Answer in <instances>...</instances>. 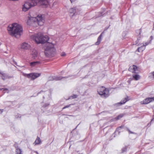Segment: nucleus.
<instances>
[{
    "mask_svg": "<svg viewBox=\"0 0 154 154\" xmlns=\"http://www.w3.org/2000/svg\"><path fill=\"white\" fill-rule=\"evenodd\" d=\"M153 26H153V29H154V23L153 24Z\"/></svg>",
    "mask_w": 154,
    "mask_h": 154,
    "instance_id": "37",
    "label": "nucleus"
},
{
    "mask_svg": "<svg viewBox=\"0 0 154 154\" xmlns=\"http://www.w3.org/2000/svg\"><path fill=\"white\" fill-rule=\"evenodd\" d=\"M31 38L37 44L45 43L49 40V38L48 36H44L40 33L32 35Z\"/></svg>",
    "mask_w": 154,
    "mask_h": 154,
    "instance_id": "3",
    "label": "nucleus"
},
{
    "mask_svg": "<svg viewBox=\"0 0 154 154\" xmlns=\"http://www.w3.org/2000/svg\"><path fill=\"white\" fill-rule=\"evenodd\" d=\"M77 97V96L76 95H74L72 96H71L70 98L71 99H74L76 98Z\"/></svg>",
    "mask_w": 154,
    "mask_h": 154,
    "instance_id": "24",
    "label": "nucleus"
},
{
    "mask_svg": "<svg viewBox=\"0 0 154 154\" xmlns=\"http://www.w3.org/2000/svg\"><path fill=\"white\" fill-rule=\"evenodd\" d=\"M76 0H70V2L71 3H72L73 2H74L76 1Z\"/></svg>",
    "mask_w": 154,
    "mask_h": 154,
    "instance_id": "32",
    "label": "nucleus"
},
{
    "mask_svg": "<svg viewBox=\"0 0 154 154\" xmlns=\"http://www.w3.org/2000/svg\"><path fill=\"white\" fill-rule=\"evenodd\" d=\"M30 48V45L26 42H23L21 45V48L24 49H28Z\"/></svg>",
    "mask_w": 154,
    "mask_h": 154,
    "instance_id": "11",
    "label": "nucleus"
},
{
    "mask_svg": "<svg viewBox=\"0 0 154 154\" xmlns=\"http://www.w3.org/2000/svg\"><path fill=\"white\" fill-rule=\"evenodd\" d=\"M41 143V139L39 137H37V138L34 143V144H35V145H38L40 144Z\"/></svg>",
    "mask_w": 154,
    "mask_h": 154,
    "instance_id": "20",
    "label": "nucleus"
},
{
    "mask_svg": "<svg viewBox=\"0 0 154 154\" xmlns=\"http://www.w3.org/2000/svg\"><path fill=\"white\" fill-rule=\"evenodd\" d=\"M98 92L99 94L104 97H108L109 95V89L103 86L99 88Z\"/></svg>",
    "mask_w": 154,
    "mask_h": 154,
    "instance_id": "6",
    "label": "nucleus"
},
{
    "mask_svg": "<svg viewBox=\"0 0 154 154\" xmlns=\"http://www.w3.org/2000/svg\"><path fill=\"white\" fill-rule=\"evenodd\" d=\"M127 130L130 133V134H134V133L132 132L128 128H127Z\"/></svg>",
    "mask_w": 154,
    "mask_h": 154,
    "instance_id": "29",
    "label": "nucleus"
},
{
    "mask_svg": "<svg viewBox=\"0 0 154 154\" xmlns=\"http://www.w3.org/2000/svg\"><path fill=\"white\" fill-rule=\"evenodd\" d=\"M15 64H16H16H17V63H16V62H15Z\"/></svg>",
    "mask_w": 154,
    "mask_h": 154,
    "instance_id": "38",
    "label": "nucleus"
},
{
    "mask_svg": "<svg viewBox=\"0 0 154 154\" xmlns=\"http://www.w3.org/2000/svg\"><path fill=\"white\" fill-rule=\"evenodd\" d=\"M38 54V52L36 50H34L32 51V54L34 58L37 57Z\"/></svg>",
    "mask_w": 154,
    "mask_h": 154,
    "instance_id": "19",
    "label": "nucleus"
},
{
    "mask_svg": "<svg viewBox=\"0 0 154 154\" xmlns=\"http://www.w3.org/2000/svg\"><path fill=\"white\" fill-rule=\"evenodd\" d=\"M152 75L153 76V78H154V72L152 73Z\"/></svg>",
    "mask_w": 154,
    "mask_h": 154,
    "instance_id": "35",
    "label": "nucleus"
},
{
    "mask_svg": "<svg viewBox=\"0 0 154 154\" xmlns=\"http://www.w3.org/2000/svg\"><path fill=\"white\" fill-rule=\"evenodd\" d=\"M128 96H126L124 99H122L120 103H118L117 104L118 105H120L124 104L126 102L129 100V99H128Z\"/></svg>",
    "mask_w": 154,
    "mask_h": 154,
    "instance_id": "13",
    "label": "nucleus"
},
{
    "mask_svg": "<svg viewBox=\"0 0 154 154\" xmlns=\"http://www.w3.org/2000/svg\"><path fill=\"white\" fill-rule=\"evenodd\" d=\"M56 50L54 45L52 43H48L45 51V55L48 57H53L55 54Z\"/></svg>",
    "mask_w": 154,
    "mask_h": 154,
    "instance_id": "4",
    "label": "nucleus"
},
{
    "mask_svg": "<svg viewBox=\"0 0 154 154\" xmlns=\"http://www.w3.org/2000/svg\"><path fill=\"white\" fill-rule=\"evenodd\" d=\"M103 33V32L101 33L100 35H99V36L97 38V41L95 43V45H98L100 44V42L102 40V34Z\"/></svg>",
    "mask_w": 154,
    "mask_h": 154,
    "instance_id": "14",
    "label": "nucleus"
},
{
    "mask_svg": "<svg viewBox=\"0 0 154 154\" xmlns=\"http://www.w3.org/2000/svg\"><path fill=\"white\" fill-rule=\"evenodd\" d=\"M76 11V9L75 7L71 8L69 10V12L70 14H73L72 16H73L75 14Z\"/></svg>",
    "mask_w": 154,
    "mask_h": 154,
    "instance_id": "16",
    "label": "nucleus"
},
{
    "mask_svg": "<svg viewBox=\"0 0 154 154\" xmlns=\"http://www.w3.org/2000/svg\"><path fill=\"white\" fill-rule=\"evenodd\" d=\"M122 117V116H118L117 117H116V119H119V118H121Z\"/></svg>",
    "mask_w": 154,
    "mask_h": 154,
    "instance_id": "30",
    "label": "nucleus"
},
{
    "mask_svg": "<svg viewBox=\"0 0 154 154\" xmlns=\"http://www.w3.org/2000/svg\"><path fill=\"white\" fill-rule=\"evenodd\" d=\"M3 112V109H0V114L2 113Z\"/></svg>",
    "mask_w": 154,
    "mask_h": 154,
    "instance_id": "33",
    "label": "nucleus"
},
{
    "mask_svg": "<svg viewBox=\"0 0 154 154\" xmlns=\"http://www.w3.org/2000/svg\"><path fill=\"white\" fill-rule=\"evenodd\" d=\"M1 89H0V90H1Z\"/></svg>",
    "mask_w": 154,
    "mask_h": 154,
    "instance_id": "41",
    "label": "nucleus"
},
{
    "mask_svg": "<svg viewBox=\"0 0 154 154\" xmlns=\"http://www.w3.org/2000/svg\"><path fill=\"white\" fill-rule=\"evenodd\" d=\"M15 117L16 118H18V117L20 118L21 117V116H20V114H17V115H16L15 116Z\"/></svg>",
    "mask_w": 154,
    "mask_h": 154,
    "instance_id": "26",
    "label": "nucleus"
},
{
    "mask_svg": "<svg viewBox=\"0 0 154 154\" xmlns=\"http://www.w3.org/2000/svg\"><path fill=\"white\" fill-rule=\"evenodd\" d=\"M128 70L129 71L132 72L133 73H138V69L137 66L133 65L129 67Z\"/></svg>",
    "mask_w": 154,
    "mask_h": 154,
    "instance_id": "8",
    "label": "nucleus"
},
{
    "mask_svg": "<svg viewBox=\"0 0 154 154\" xmlns=\"http://www.w3.org/2000/svg\"><path fill=\"white\" fill-rule=\"evenodd\" d=\"M63 77L61 76H51L49 78V81L56 80L58 81L61 79Z\"/></svg>",
    "mask_w": 154,
    "mask_h": 154,
    "instance_id": "12",
    "label": "nucleus"
},
{
    "mask_svg": "<svg viewBox=\"0 0 154 154\" xmlns=\"http://www.w3.org/2000/svg\"><path fill=\"white\" fill-rule=\"evenodd\" d=\"M0 75H1L2 79L4 80L8 78V76L6 74L3 72H1Z\"/></svg>",
    "mask_w": 154,
    "mask_h": 154,
    "instance_id": "18",
    "label": "nucleus"
},
{
    "mask_svg": "<svg viewBox=\"0 0 154 154\" xmlns=\"http://www.w3.org/2000/svg\"><path fill=\"white\" fill-rule=\"evenodd\" d=\"M133 77L135 80H138L140 79V76L137 74H133Z\"/></svg>",
    "mask_w": 154,
    "mask_h": 154,
    "instance_id": "21",
    "label": "nucleus"
},
{
    "mask_svg": "<svg viewBox=\"0 0 154 154\" xmlns=\"http://www.w3.org/2000/svg\"><path fill=\"white\" fill-rule=\"evenodd\" d=\"M70 105H71L70 104L69 105H66V106H65L64 107H63V109H66V108H68L69 107H70Z\"/></svg>",
    "mask_w": 154,
    "mask_h": 154,
    "instance_id": "25",
    "label": "nucleus"
},
{
    "mask_svg": "<svg viewBox=\"0 0 154 154\" xmlns=\"http://www.w3.org/2000/svg\"><path fill=\"white\" fill-rule=\"evenodd\" d=\"M15 154H23L22 149L18 147H16Z\"/></svg>",
    "mask_w": 154,
    "mask_h": 154,
    "instance_id": "15",
    "label": "nucleus"
},
{
    "mask_svg": "<svg viewBox=\"0 0 154 154\" xmlns=\"http://www.w3.org/2000/svg\"><path fill=\"white\" fill-rule=\"evenodd\" d=\"M66 55V54L65 53H63L61 54V56H64Z\"/></svg>",
    "mask_w": 154,
    "mask_h": 154,
    "instance_id": "31",
    "label": "nucleus"
},
{
    "mask_svg": "<svg viewBox=\"0 0 154 154\" xmlns=\"http://www.w3.org/2000/svg\"><path fill=\"white\" fill-rule=\"evenodd\" d=\"M44 16L39 14L36 17H32L29 16L27 23L28 25H30L33 23L37 24L40 26L42 25L44 21Z\"/></svg>",
    "mask_w": 154,
    "mask_h": 154,
    "instance_id": "2",
    "label": "nucleus"
},
{
    "mask_svg": "<svg viewBox=\"0 0 154 154\" xmlns=\"http://www.w3.org/2000/svg\"><path fill=\"white\" fill-rule=\"evenodd\" d=\"M41 74L39 73H32L26 74L27 77L28 78H30L32 80H34L39 77Z\"/></svg>",
    "mask_w": 154,
    "mask_h": 154,
    "instance_id": "7",
    "label": "nucleus"
},
{
    "mask_svg": "<svg viewBox=\"0 0 154 154\" xmlns=\"http://www.w3.org/2000/svg\"><path fill=\"white\" fill-rule=\"evenodd\" d=\"M1 77V75H0V78Z\"/></svg>",
    "mask_w": 154,
    "mask_h": 154,
    "instance_id": "39",
    "label": "nucleus"
},
{
    "mask_svg": "<svg viewBox=\"0 0 154 154\" xmlns=\"http://www.w3.org/2000/svg\"><path fill=\"white\" fill-rule=\"evenodd\" d=\"M40 63L39 61L32 62L30 63V65L32 67L36 66Z\"/></svg>",
    "mask_w": 154,
    "mask_h": 154,
    "instance_id": "17",
    "label": "nucleus"
},
{
    "mask_svg": "<svg viewBox=\"0 0 154 154\" xmlns=\"http://www.w3.org/2000/svg\"><path fill=\"white\" fill-rule=\"evenodd\" d=\"M77 126L76 127V128H75V129L77 128Z\"/></svg>",
    "mask_w": 154,
    "mask_h": 154,
    "instance_id": "40",
    "label": "nucleus"
},
{
    "mask_svg": "<svg viewBox=\"0 0 154 154\" xmlns=\"http://www.w3.org/2000/svg\"><path fill=\"white\" fill-rule=\"evenodd\" d=\"M37 154H39L38 152L37 151L35 152Z\"/></svg>",
    "mask_w": 154,
    "mask_h": 154,
    "instance_id": "36",
    "label": "nucleus"
},
{
    "mask_svg": "<svg viewBox=\"0 0 154 154\" xmlns=\"http://www.w3.org/2000/svg\"><path fill=\"white\" fill-rule=\"evenodd\" d=\"M38 1L37 0H31L25 2L22 6V11L24 12L27 11L30 8L35 6Z\"/></svg>",
    "mask_w": 154,
    "mask_h": 154,
    "instance_id": "5",
    "label": "nucleus"
},
{
    "mask_svg": "<svg viewBox=\"0 0 154 154\" xmlns=\"http://www.w3.org/2000/svg\"><path fill=\"white\" fill-rule=\"evenodd\" d=\"M49 105V103H45L44 105H43V106L44 107H45Z\"/></svg>",
    "mask_w": 154,
    "mask_h": 154,
    "instance_id": "27",
    "label": "nucleus"
},
{
    "mask_svg": "<svg viewBox=\"0 0 154 154\" xmlns=\"http://www.w3.org/2000/svg\"><path fill=\"white\" fill-rule=\"evenodd\" d=\"M149 44V43L147 42L143 43V45L138 48L137 50L139 52H142L145 49L146 46L148 45Z\"/></svg>",
    "mask_w": 154,
    "mask_h": 154,
    "instance_id": "10",
    "label": "nucleus"
},
{
    "mask_svg": "<svg viewBox=\"0 0 154 154\" xmlns=\"http://www.w3.org/2000/svg\"><path fill=\"white\" fill-rule=\"evenodd\" d=\"M127 147L125 146L122 149V152H123L126 151L127 150Z\"/></svg>",
    "mask_w": 154,
    "mask_h": 154,
    "instance_id": "23",
    "label": "nucleus"
},
{
    "mask_svg": "<svg viewBox=\"0 0 154 154\" xmlns=\"http://www.w3.org/2000/svg\"><path fill=\"white\" fill-rule=\"evenodd\" d=\"M3 90V92L4 93H5L7 92V93H8L9 92V90L7 88H2L1 89V91Z\"/></svg>",
    "mask_w": 154,
    "mask_h": 154,
    "instance_id": "22",
    "label": "nucleus"
},
{
    "mask_svg": "<svg viewBox=\"0 0 154 154\" xmlns=\"http://www.w3.org/2000/svg\"><path fill=\"white\" fill-rule=\"evenodd\" d=\"M122 128L123 126H120L117 128V130H120Z\"/></svg>",
    "mask_w": 154,
    "mask_h": 154,
    "instance_id": "28",
    "label": "nucleus"
},
{
    "mask_svg": "<svg viewBox=\"0 0 154 154\" xmlns=\"http://www.w3.org/2000/svg\"><path fill=\"white\" fill-rule=\"evenodd\" d=\"M153 119H152V120H151V122L152 121H154V115H153Z\"/></svg>",
    "mask_w": 154,
    "mask_h": 154,
    "instance_id": "34",
    "label": "nucleus"
},
{
    "mask_svg": "<svg viewBox=\"0 0 154 154\" xmlns=\"http://www.w3.org/2000/svg\"><path fill=\"white\" fill-rule=\"evenodd\" d=\"M153 101H154V97H149L145 99L143 101H141V103L146 104Z\"/></svg>",
    "mask_w": 154,
    "mask_h": 154,
    "instance_id": "9",
    "label": "nucleus"
},
{
    "mask_svg": "<svg viewBox=\"0 0 154 154\" xmlns=\"http://www.w3.org/2000/svg\"><path fill=\"white\" fill-rule=\"evenodd\" d=\"M8 33L11 36H14L16 38L19 37L22 33V26L17 23H14L10 25L8 27Z\"/></svg>",
    "mask_w": 154,
    "mask_h": 154,
    "instance_id": "1",
    "label": "nucleus"
}]
</instances>
